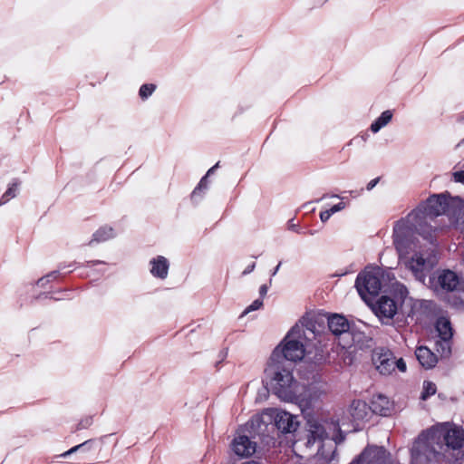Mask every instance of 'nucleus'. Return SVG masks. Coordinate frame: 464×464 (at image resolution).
Here are the masks:
<instances>
[{"label":"nucleus","instance_id":"nucleus-1","mask_svg":"<svg viewBox=\"0 0 464 464\" xmlns=\"http://www.w3.org/2000/svg\"><path fill=\"white\" fill-rule=\"evenodd\" d=\"M464 455V430L439 423L421 433L411 448V464H428L436 459L451 460Z\"/></svg>","mask_w":464,"mask_h":464},{"label":"nucleus","instance_id":"nucleus-2","mask_svg":"<svg viewBox=\"0 0 464 464\" xmlns=\"http://www.w3.org/2000/svg\"><path fill=\"white\" fill-rule=\"evenodd\" d=\"M420 210H413L393 226L392 239L398 255L420 246L417 236L427 242L436 241L438 228L421 222Z\"/></svg>","mask_w":464,"mask_h":464},{"label":"nucleus","instance_id":"nucleus-3","mask_svg":"<svg viewBox=\"0 0 464 464\" xmlns=\"http://www.w3.org/2000/svg\"><path fill=\"white\" fill-rule=\"evenodd\" d=\"M264 374V382L279 399L293 401L302 395V386L285 364L268 360Z\"/></svg>","mask_w":464,"mask_h":464},{"label":"nucleus","instance_id":"nucleus-4","mask_svg":"<svg viewBox=\"0 0 464 464\" xmlns=\"http://www.w3.org/2000/svg\"><path fill=\"white\" fill-rule=\"evenodd\" d=\"M335 431L336 425L334 423L327 421L310 422L307 447H315L317 449V452L311 460V464H332L335 459Z\"/></svg>","mask_w":464,"mask_h":464},{"label":"nucleus","instance_id":"nucleus-5","mask_svg":"<svg viewBox=\"0 0 464 464\" xmlns=\"http://www.w3.org/2000/svg\"><path fill=\"white\" fill-rule=\"evenodd\" d=\"M307 332L313 330L303 322L295 324L283 341L274 349L268 360L285 364V361L298 362L305 355V343L309 339Z\"/></svg>","mask_w":464,"mask_h":464},{"label":"nucleus","instance_id":"nucleus-6","mask_svg":"<svg viewBox=\"0 0 464 464\" xmlns=\"http://www.w3.org/2000/svg\"><path fill=\"white\" fill-rule=\"evenodd\" d=\"M428 244L399 255V264L411 271L413 276L423 284L438 263L435 241Z\"/></svg>","mask_w":464,"mask_h":464},{"label":"nucleus","instance_id":"nucleus-7","mask_svg":"<svg viewBox=\"0 0 464 464\" xmlns=\"http://www.w3.org/2000/svg\"><path fill=\"white\" fill-rule=\"evenodd\" d=\"M415 210H420L421 222L428 226H431L429 219L434 217L445 214L451 225L457 226L459 228L462 224H459V219L464 217V203L459 198H448L444 195H434L427 199L425 204Z\"/></svg>","mask_w":464,"mask_h":464},{"label":"nucleus","instance_id":"nucleus-8","mask_svg":"<svg viewBox=\"0 0 464 464\" xmlns=\"http://www.w3.org/2000/svg\"><path fill=\"white\" fill-rule=\"evenodd\" d=\"M274 423L282 432L295 431L299 422L297 417L276 408L265 409L261 414L255 416L251 420V426L261 430V425L267 426Z\"/></svg>","mask_w":464,"mask_h":464},{"label":"nucleus","instance_id":"nucleus-9","mask_svg":"<svg viewBox=\"0 0 464 464\" xmlns=\"http://www.w3.org/2000/svg\"><path fill=\"white\" fill-rule=\"evenodd\" d=\"M382 271L380 267H366L357 276L355 286L364 301L377 295L382 288Z\"/></svg>","mask_w":464,"mask_h":464},{"label":"nucleus","instance_id":"nucleus-10","mask_svg":"<svg viewBox=\"0 0 464 464\" xmlns=\"http://www.w3.org/2000/svg\"><path fill=\"white\" fill-rule=\"evenodd\" d=\"M428 286L439 295L458 293L462 289L461 278L451 270H442L429 278Z\"/></svg>","mask_w":464,"mask_h":464},{"label":"nucleus","instance_id":"nucleus-11","mask_svg":"<svg viewBox=\"0 0 464 464\" xmlns=\"http://www.w3.org/2000/svg\"><path fill=\"white\" fill-rule=\"evenodd\" d=\"M372 362L376 370L382 375L393 373L396 370L406 372V363L402 358L397 359L389 350L377 349L372 355Z\"/></svg>","mask_w":464,"mask_h":464},{"label":"nucleus","instance_id":"nucleus-12","mask_svg":"<svg viewBox=\"0 0 464 464\" xmlns=\"http://www.w3.org/2000/svg\"><path fill=\"white\" fill-rule=\"evenodd\" d=\"M355 464H399L382 447H367L361 455L352 461Z\"/></svg>","mask_w":464,"mask_h":464},{"label":"nucleus","instance_id":"nucleus-13","mask_svg":"<svg viewBox=\"0 0 464 464\" xmlns=\"http://www.w3.org/2000/svg\"><path fill=\"white\" fill-rule=\"evenodd\" d=\"M436 331L440 339L438 345L441 349V354L447 356L450 353V340L453 335L450 320L446 317H440L436 322Z\"/></svg>","mask_w":464,"mask_h":464},{"label":"nucleus","instance_id":"nucleus-14","mask_svg":"<svg viewBox=\"0 0 464 464\" xmlns=\"http://www.w3.org/2000/svg\"><path fill=\"white\" fill-rule=\"evenodd\" d=\"M326 382L317 380L310 383L306 389L302 386L301 394L297 401H305L307 404H311L327 392Z\"/></svg>","mask_w":464,"mask_h":464},{"label":"nucleus","instance_id":"nucleus-15","mask_svg":"<svg viewBox=\"0 0 464 464\" xmlns=\"http://www.w3.org/2000/svg\"><path fill=\"white\" fill-rule=\"evenodd\" d=\"M232 450L241 458L252 456L256 450V443L249 437L237 433L231 443Z\"/></svg>","mask_w":464,"mask_h":464},{"label":"nucleus","instance_id":"nucleus-16","mask_svg":"<svg viewBox=\"0 0 464 464\" xmlns=\"http://www.w3.org/2000/svg\"><path fill=\"white\" fill-rule=\"evenodd\" d=\"M397 304L388 296H382L376 303L373 310L381 319H392L397 313Z\"/></svg>","mask_w":464,"mask_h":464},{"label":"nucleus","instance_id":"nucleus-17","mask_svg":"<svg viewBox=\"0 0 464 464\" xmlns=\"http://www.w3.org/2000/svg\"><path fill=\"white\" fill-rule=\"evenodd\" d=\"M150 273L153 276L165 279L168 276L169 263L162 256H158L150 261Z\"/></svg>","mask_w":464,"mask_h":464},{"label":"nucleus","instance_id":"nucleus-18","mask_svg":"<svg viewBox=\"0 0 464 464\" xmlns=\"http://www.w3.org/2000/svg\"><path fill=\"white\" fill-rule=\"evenodd\" d=\"M392 403L390 401L388 397L378 394L372 398V406L370 408L372 412L386 416L392 412Z\"/></svg>","mask_w":464,"mask_h":464},{"label":"nucleus","instance_id":"nucleus-19","mask_svg":"<svg viewBox=\"0 0 464 464\" xmlns=\"http://www.w3.org/2000/svg\"><path fill=\"white\" fill-rule=\"evenodd\" d=\"M328 327L334 335H340L349 331L350 324L344 316L333 314L328 318Z\"/></svg>","mask_w":464,"mask_h":464},{"label":"nucleus","instance_id":"nucleus-20","mask_svg":"<svg viewBox=\"0 0 464 464\" xmlns=\"http://www.w3.org/2000/svg\"><path fill=\"white\" fill-rule=\"evenodd\" d=\"M370 411V407L362 401H353L349 408V413L354 421L366 420Z\"/></svg>","mask_w":464,"mask_h":464},{"label":"nucleus","instance_id":"nucleus-21","mask_svg":"<svg viewBox=\"0 0 464 464\" xmlns=\"http://www.w3.org/2000/svg\"><path fill=\"white\" fill-rule=\"evenodd\" d=\"M415 354L419 362L426 369H430L437 363V356L425 346L418 347Z\"/></svg>","mask_w":464,"mask_h":464},{"label":"nucleus","instance_id":"nucleus-22","mask_svg":"<svg viewBox=\"0 0 464 464\" xmlns=\"http://www.w3.org/2000/svg\"><path fill=\"white\" fill-rule=\"evenodd\" d=\"M392 111H384L380 117H378L372 124H371V130L373 133H377L381 129L385 127L392 119Z\"/></svg>","mask_w":464,"mask_h":464},{"label":"nucleus","instance_id":"nucleus-23","mask_svg":"<svg viewBox=\"0 0 464 464\" xmlns=\"http://www.w3.org/2000/svg\"><path fill=\"white\" fill-rule=\"evenodd\" d=\"M115 231L111 227L104 226L100 227L92 236V241L102 242L112 238Z\"/></svg>","mask_w":464,"mask_h":464},{"label":"nucleus","instance_id":"nucleus-24","mask_svg":"<svg viewBox=\"0 0 464 464\" xmlns=\"http://www.w3.org/2000/svg\"><path fill=\"white\" fill-rule=\"evenodd\" d=\"M18 184L17 183H12L6 191L3 194V196L0 198V206L5 205L7 203L11 198H14L16 196L17 190H18Z\"/></svg>","mask_w":464,"mask_h":464},{"label":"nucleus","instance_id":"nucleus-25","mask_svg":"<svg viewBox=\"0 0 464 464\" xmlns=\"http://www.w3.org/2000/svg\"><path fill=\"white\" fill-rule=\"evenodd\" d=\"M436 392V385L431 382H423V391L421 392L420 398L421 400L425 401L430 396L435 394Z\"/></svg>","mask_w":464,"mask_h":464},{"label":"nucleus","instance_id":"nucleus-26","mask_svg":"<svg viewBox=\"0 0 464 464\" xmlns=\"http://www.w3.org/2000/svg\"><path fill=\"white\" fill-rule=\"evenodd\" d=\"M155 90V84L146 83L140 86L139 95L142 100H146L154 92Z\"/></svg>","mask_w":464,"mask_h":464},{"label":"nucleus","instance_id":"nucleus-27","mask_svg":"<svg viewBox=\"0 0 464 464\" xmlns=\"http://www.w3.org/2000/svg\"><path fill=\"white\" fill-rule=\"evenodd\" d=\"M263 306V301L261 299L255 300L250 305H248L243 312L244 314H247L253 311L258 310Z\"/></svg>","mask_w":464,"mask_h":464},{"label":"nucleus","instance_id":"nucleus-28","mask_svg":"<svg viewBox=\"0 0 464 464\" xmlns=\"http://www.w3.org/2000/svg\"><path fill=\"white\" fill-rule=\"evenodd\" d=\"M208 188V177L204 176L197 188L192 192V198L196 197L201 190L206 189Z\"/></svg>","mask_w":464,"mask_h":464},{"label":"nucleus","instance_id":"nucleus-29","mask_svg":"<svg viewBox=\"0 0 464 464\" xmlns=\"http://www.w3.org/2000/svg\"><path fill=\"white\" fill-rule=\"evenodd\" d=\"M451 177L455 182L461 183L464 185V170L456 169L452 172Z\"/></svg>","mask_w":464,"mask_h":464},{"label":"nucleus","instance_id":"nucleus-30","mask_svg":"<svg viewBox=\"0 0 464 464\" xmlns=\"http://www.w3.org/2000/svg\"><path fill=\"white\" fill-rule=\"evenodd\" d=\"M345 207H346L345 203L340 202V203L333 206L331 208L326 209V210L329 212L330 216H332L333 214L344 209Z\"/></svg>","mask_w":464,"mask_h":464},{"label":"nucleus","instance_id":"nucleus-31","mask_svg":"<svg viewBox=\"0 0 464 464\" xmlns=\"http://www.w3.org/2000/svg\"><path fill=\"white\" fill-rule=\"evenodd\" d=\"M57 277V272H52L49 275H47L45 277H43L38 280V285L41 286H44L46 281L54 279Z\"/></svg>","mask_w":464,"mask_h":464},{"label":"nucleus","instance_id":"nucleus-32","mask_svg":"<svg viewBox=\"0 0 464 464\" xmlns=\"http://www.w3.org/2000/svg\"><path fill=\"white\" fill-rule=\"evenodd\" d=\"M395 285H396V290L399 292L401 298L407 295L408 291H407V288L403 285L396 282Z\"/></svg>","mask_w":464,"mask_h":464},{"label":"nucleus","instance_id":"nucleus-33","mask_svg":"<svg viewBox=\"0 0 464 464\" xmlns=\"http://www.w3.org/2000/svg\"><path fill=\"white\" fill-rule=\"evenodd\" d=\"M83 444L84 443L72 447V449H70L69 450H67L66 452L62 454V456L66 457V456L71 455L72 453L76 452Z\"/></svg>","mask_w":464,"mask_h":464},{"label":"nucleus","instance_id":"nucleus-34","mask_svg":"<svg viewBox=\"0 0 464 464\" xmlns=\"http://www.w3.org/2000/svg\"><path fill=\"white\" fill-rule=\"evenodd\" d=\"M330 214L327 210L322 211L320 213V219L322 222H326L330 218Z\"/></svg>","mask_w":464,"mask_h":464},{"label":"nucleus","instance_id":"nucleus-35","mask_svg":"<svg viewBox=\"0 0 464 464\" xmlns=\"http://www.w3.org/2000/svg\"><path fill=\"white\" fill-rule=\"evenodd\" d=\"M256 267V264L253 262L252 264L248 265L245 270L243 271V275H247V274H250Z\"/></svg>","mask_w":464,"mask_h":464},{"label":"nucleus","instance_id":"nucleus-36","mask_svg":"<svg viewBox=\"0 0 464 464\" xmlns=\"http://www.w3.org/2000/svg\"><path fill=\"white\" fill-rule=\"evenodd\" d=\"M378 181H379V179H372V180L367 184V187H366V188H367V189H368V190L372 189V188L376 186V184L378 183Z\"/></svg>","mask_w":464,"mask_h":464},{"label":"nucleus","instance_id":"nucleus-37","mask_svg":"<svg viewBox=\"0 0 464 464\" xmlns=\"http://www.w3.org/2000/svg\"><path fill=\"white\" fill-rule=\"evenodd\" d=\"M267 290H268V288H267V286L266 285H261L260 288H259L260 295L261 296H265L266 295V293H267Z\"/></svg>","mask_w":464,"mask_h":464},{"label":"nucleus","instance_id":"nucleus-38","mask_svg":"<svg viewBox=\"0 0 464 464\" xmlns=\"http://www.w3.org/2000/svg\"><path fill=\"white\" fill-rule=\"evenodd\" d=\"M218 167V163H217L215 166H213L212 168H210V169L208 170V172H207V174H206L205 176L208 177V176H210L211 174H213V173H214V171H215V169H216Z\"/></svg>","mask_w":464,"mask_h":464},{"label":"nucleus","instance_id":"nucleus-39","mask_svg":"<svg viewBox=\"0 0 464 464\" xmlns=\"http://www.w3.org/2000/svg\"><path fill=\"white\" fill-rule=\"evenodd\" d=\"M280 266H281V262L276 266L275 270L272 273V276H276V273L278 272V270L280 268Z\"/></svg>","mask_w":464,"mask_h":464},{"label":"nucleus","instance_id":"nucleus-40","mask_svg":"<svg viewBox=\"0 0 464 464\" xmlns=\"http://www.w3.org/2000/svg\"><path fill=\"white\" fill-rule=\"evenodd\" d=\"M458 166H460V163H458V165L454 168V169L456 170Z\"/></svg>","mask_w":464,"mask_h":464},{"label":"nucleus","instance_id":"nucleus-41","mask_svg":"<svg viewBox=\"0 0 464 464\" xmlns=\"http://www.w3.org/2000/svg\"><path fill=\"white\" fill-rule=\"evenodd\" d=\"M332 197L333 198H339V196H337V195H333Z\"/></svg>","mask_w":464,"mask_h":464},{"label":"nucleus","instance_id":"nucleus-42","mask_svg":"<svg viewBox=\"0 0 464 464\" xmlns=\"http://www.w3.org/2000/svg\"><path fill=\"white\" fill-rule=\"evenodd\" d=\"M350 464H355V463H350Z\"/></svg>","mask_w":464,"mask_h":464}]
</instances>
